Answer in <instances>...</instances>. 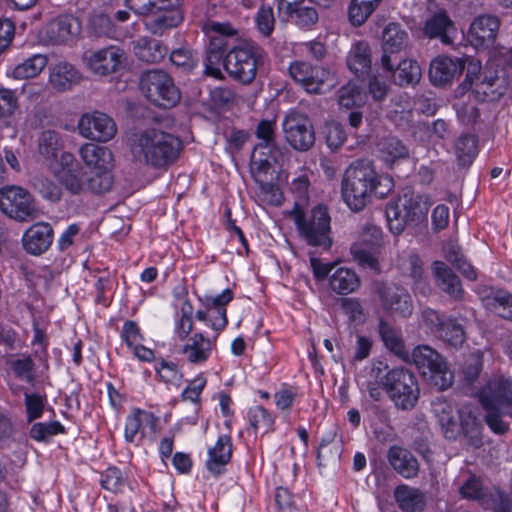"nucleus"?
I'll return each instance as SVG.
<instances>
[{"instance_id":"nucleus-1","label":"nucleus","mask_w":512,"mask_h":512,"mask_svg":"<svg viewBox=\"0 0 512 512\" xmlns=\"http://www.w3.org/2000/svg\"><path fill=\"white\" fill-rule=\"evenodd\" d=\"M366 390L371 399L380 401L386 392L394 405L401 410H410L418 402L420 390L413 372L404 367L390 368L386 362L372 363Z\"/></svg>"},{"instance_id":"nucleus-2","label":"nucleus","mask_w":512,"mask_h":512,"mask_svg":"<svg viewBox=\"0 0 512 512\" xmlns=\"http://www.w3.org/2000/svg\"><path fill=\"white\" fill-rule=\"evenodd\" d=\"M389 176L379 175L371 162L357 160L345 171L342 179V198L354 212L362 211L372 195L385 198L393 189Z\"/></svg>"},{"instance_id":"nucleus-3","label":"nucleus","mask_w":512,"mask_h":512,"mask_svg":"<svg viewBox=\"0 0 512 512\" xmlns=\"http://www.w3.org/2000/svg\"><path fill=\"white\" fill-rule=\"evenodd\" d=\"M475 396L485 411L484 421L488 428L496 435L506 434L509 424L502 417H512V378H490L477 390Z\"/></svg>"},{"instance_id":"nucleus-4","label":"nucleus","mask_w":512,"mask_h":512,"mask_svg":"<svg viewBox=\"0 0 512 512\" xmlns=\"http://www.w3.org/2000/svg\"><path fill=\"white\" fill-rule=\"evenodd\" d=\"M293 220L298 236L308 246L330 250L333 244L331 216L327 205L318 203L309 211L299 202L286 213Z\"/></svg>"},{"instance_id":"nucleus-5","label":"nucleus","mask_w":512,"mask_h":512,"mask_svg":"<svg viewBox=\"0 0 512 512\" xmlns=\"http://www.w3.org/2000/svg\"><path fill=\"white\" fill-rule=\"evenodd\" d=\"M182 150L183 143L179 137L155 128L141 132L133 145L134 154L154 169H167L173 165Z\"/></svg>"},{"instance_id":"nucleus-6","label":"nucleus","mask_w":512,"mask_h":512,"mask_svg":"<svg viewBox=\"0 0 512 512\" xmlns=\"http://www.w3.org/2000/svg\"><path fill=\"white\" fill-rule=\"evenodd\" d=\"M431 205L429 196L415 193L412 189L403 190L401 195L386 204L389 231L397 236L403 233L407 225L418 226L427 220Z\"/></svg>"},{"instance_id":"nucleus-7","label":"nucleus","mask_w":512,"mask_h":512,"mask_svg":"<svg viewBox=\"0 0 512 512\" xmlns=\"http://www.w3.org/2000/svg\"><path fill=\"white\" fill-rule=\"evenodd\" d=\"M267 59L266 51L258 43L251 40L241 41L230 46L224 61V70L234 81L250 85Z\"/></svg>"},{"instance_id":"nucleus-8","label":"nucleus","mask_w":512,"mask_h":512,"mask_svg":"<svg viewBox=\"0 0 512 512\" xmlns=\"http://www.w3.org/2000/svg\"><path fill=\"white\" fill-rule=\"evenodd\" d=\"M139 88L150 103L160 108H172L181 99L180 91L173 78L160 69L143 72L140 76Z\"/></svg>"},{"instance_id":"nucleus-9","label":"nucleus","mask_w":512,"mask_h":512,"mask_svg":"<svg viewBox=\"0 0 512 512\" xmlns=\"http://www.w3.org/2000/svg\"><path fill=\"white\" fill-rule=\"evenodd\" d=\"M412 360L418 370L429 374L432 385L444 391L451 387L454 375L449 371L444 357L428 345H419L412 351Z\"/></svg>"},{"instance_id":"nucleus-10","label":"nucleus","mask_w":512,"mask_h":512,"mask_svg":"<svg viewBox=\"0 0 512 512\" xmlns=\"http://www.w3.org/2000/svg\"><path fill=\"white\" fill-rule=\"evenodd\" d=\"M422 321L437 339L453 348H461L466 341L464 326L453 316H446L432 308H425L422 311Z\"/></svg>"},{"instance_id":"nucleus-11","label":"nucleus","mask_w":512,"mask_h":512,"mask_svg":"<svg viewBox=\"0 0 512 512\" xmlns=\"http://www.w3.org/2000/svg\"><path fill=\"white\" fill-rule=\"evenodd\" d=\"M0 210L9 218L19 222L33 219L37 211L31 193L17 185H6L0 188Z\"/></svg>"},{"instance_id":"nucleus-12","label":"nucleus","mask_w":512,"mask_h":512,"mask_svg":"<svg viewBox=\"0 0 512 512\" xmlns=\"http://www.w3.org/2000/svg\"><path fill=\"white\" fill-rule=\"evenodd\" d=\"M382 244V231L376 227L367 228L350 247L353 261L363 269L380 273L379 254Z\"/></svg>"},{"instance_id":"nucleus-13","label":"nucleus","mask_w":512,"mask_h":512,"mask_svg":"<svg viewBox=\"0 0 512 512\" xmlns=\"http://www.w3.org/2000/svg\"><path fill=\"white\" fill-rule=\"evenodd\" d=\"M287 143L296 151L306 152L315 143V129L312 120L305 114L291 112L282 123Z\"/></svg>"},{"instance_id":"nucleus-14","label":"nucleus","mask_w":512,"mask_h":512,"mask_svg":"<svg viewBox=\"0 0 512 512\" xmlns=\"http://www.w3.org/2000/svg\"><path fill=\"white\" fill-rule=\"evenodd\" d=\"M82 24L78 17L72 14H61L50 20L41 33L46 42L52 45L69 44L80 35Z\"/></svg>"},{"instance_id":"nucleus-15","label":"nucleus","mask_w":512,"mask_h":512,"mask_svg":"<svg viewBox=\"0 0 512 512\" xmlns=\"http://www.w3.org/2000/svg\"><path fill=\"white\" fill-rule=\"evenodd\" d=\"M220 334L215 332L212 337L206 336L202 331H195L186 338L179 353L182 354L187 363L192 366H203L211 358L214 351H217V340Z\"/></svg>"},{"instance_id":"nucleus-16","label":"nucleus","mask_w":512,"mask_h":512,"mask_svg":"<svg viewBox=\"0 0 512 512\" xmlns=\"http://www.w3.org/2000/svg\"><path fill=\"white\" fill-rule=\"evenodd\" d=\"M288 73L296 84L306 92L313 94L321 91L329 74L324 67L301 60L291 62Z\"/></svg>"},{"instance_id":"nucleus-17","label":"nucleus","mask_w":512,"mask_h":512,"mask_svg":"<svg viewBox=\"0 0 512 512\" xmlns=\"http://www.w3.org/2000/svg\"><path fill=\"white\" fill-rule=\"evenodd\" d=\"M78 129L83 137L97 142H107L117 132L113 119L98 111L83 114L79 119Z\"/></svg>"},{"instance_id":"nucleus-18","label":"nucleus","mask_w":512,"mask_h":512,"mask_svg":"<svg viewBox=\"0 0 512 512\" xmlns=\"http://www.w3.org/2000/svg\"><path fill=\"white\" fill-rule=\"evenodd\" d=\"M380 305L389 316L408 318L413 312V302L408 291L398 285H384L378 289Z\"/></svg>"},{"instance_id":"nucleus-19","label":"nucleus","mask_w":512,"mask_h":512,"mask_svg":"<svg viewBox=\"0 0 512 512\" xmlns=\"http://www.w3.org/2000/svg\"><path fill=\"white\" fill-rule=\"evenodd\" d=\"M234 444L230 434H219L214 444L207 447L205 468L214 478H219L227 472L231 463Z\"/></svg>"},{"instance_id":"nucleus-20","label":"nucleus","mask_w":512,"mask_h":512,"mask_svg":"<svg viewBox=\"0 0 512 512\" xmlns=\"http://www.w3.org/2000/svg\"><path fill=\"white\" fill-rule=\"evenodd\" d=\"M500 28V20L495 15H479L471 22L467 40L475 49H487L494 45Z\"/></svg>"},{"instance_id":"nucleus-21","label":"nucleus","mask_w":512,"mask_h":512,"mask_svg":"<svg viewBox=\"0 0 512 512\" xmlns=\"http://www.w3.org/2000/svg\"><path fill=\"white\" fill-rule=\"evenodd\" d=\"M158 417L151 411L135 407L127 415L124 425V441L139 445L145 437V428L156 432Z\"/></svg>"},{"instance_id":"nucleus-22","label":"nucleus","mask_w":512,"mask_h":512,"mask_svg":"<svg viewBox=\"0 0 512 512\" xmlns=\"http://www.w3.org/2000/svg\"><path fill=\"white\" fill-rule=\"evenodd\" d=\"M465 64L466 60L464 57L438 55L430 63V82L436 87H444L451 84L456 77L462 74Z\"/></svg>"},{"instance_id":"nucleus-23","label":"nucleus","mask_w":512,"mask_h":512,"mask_svg":"<svg viewBox=\"0 0 512 512\" xmlns=\"http://www.w3.org/2000/svg\"><path fill=\"white\" fill-rule=\"evenodd\" d=\"M234 299V291L230 288L224 289L217 295H197V300L203 308L209 309L215 315L212 323V330L221 334L228 326L227 306Z\"/></svg>"},{"instance_id":"nucleus-24","label":"nucleus","mask_w":512,"mask_h":512,"mask_svg":"<svg viewBox=\"0 0 512 512\" xmlns=\"http://www.w3.org/2000/svg\"><path fill=\"white\" fill-rule=\"evenodd\" d=\"M485 308L503 319L512 321V293L497 286H483L477 291Z\"/></svg>"},{"instance_id":"nucleus-25","label":"nucleus","mask_w":512,"mask_h":512,"mask_svg":"<svg viewBox=\"0 0 512 512\" xmlns=\"http://www.w3.org/2000/svg\"><path fill=\"white\" fill-rule=\"evenodd\" d=\"M54 239V230L51 224L47 222H37L32 224L22 236V245L24 250L35 256L46 252Z\"/></svg>"},{"instance_id":"nucleus-26","label":"nucleus","mask_w":512,"mask_h":512,"mask_svg":"<svg viewBox=\"0 0 512 512\" xmlns=\"http://www.w3.org/2000/svg\"><path fill=\"white\" fill-rule=\"evenodd\" d=\"M408 39V34L398 23H389L383 30L381 66L385 71L393 70L391 55L400 52Z\"/></svg>"},{"instance_id":"nucleus-27","label":"nucleus","mask_w":512,"mask_h":512,"mask_svg":"<svg viewBox=\"0 0 512 512\" xmlns=\"http://www.w3.org/2000/svg\"><path fill=\"white\" fill-rule=\"evenodd\" d=\"M187 295L188 291L185 287L182 288L181 294H175L177 298L182 296L185 298L173 317V338L180 342L194 333V306Z\"/></svg>"},{"instance_id":"nucleus-28","label":"nucleus","mask_w":512,"mask_h":512,"mask_svg":"<svg viewBox=\"0 0 512 512\" xmlns=\"http://www.w3.org/2000/svg\"><path fill=\"white\" fill-rule=\"evenodd\" d=\"M123 57L122 49L109 46L93 52L88 58V66L94 74L106 76L117 70Z\"/></svg>"},{"instance_id":"nucleus-29","label":"nucleus","mask_w":512,"mask_h":512,"mask_svg":"<svg viewBox=\"0 0 512 512\" xmlns=\"http://www.w3.org/2000/svg\"><path fill=\"white\" fill-rule=\"evenodd\" d=\"M176 3L167 8H156L154 13L146 16L144 24L146 29L154 35H163L168 29L177 27L183 20Z\"/></svg>"},{"instance_id":"nucleus-30","label":"nucleus","mask_w":512,"mask_h":512,"mask_svg":"<svg viewBox=\"0 0 512 512\" xmlns=\"http://www.w3.org/2000/svg\"><path fill=\"white\" fill-rule=\"evenodd\" d=\"M230 49V44L225 43L223 38H211L206 50L204 60V74L216 80L224 79L220 65L224 67L226 54Z\"/></svg>"},{"instance_id":"nucleus-31","label":"nucleus","mask_w":512,"mask_h":512,"mask_svg":"<svg viewBox=\"0 0 512 512\" xmlns=\"http://www.w3.org/2000/svg\"><path fill=\"white\" fill-rule=\"evenodd\" d=\"M432 267L438 286L451 298L462 300L464 289L460 278L454 271L446 263L439 260L434 261Z\"/></svg>"},{"instance_id":"nucleus-32","label":"nucleus","mask_w":512,"mask_h":512,"mask_svg":"<svg viewBox=\"0 0 512 512\" xmlns=\"http://www.w3.org/2000/svg\"><path fill=\"white\" fill-rule=\"evenodd\" d=\"M388 460L392 468L402 477L411 479L418 475V460L409 450L392 446L388 451Z\"/></svg>"},{"instance_id":"nucleus-33","label":"nucleus","mask_w":512,"mask_h":512,"mask_svg":"<svg viewBox=\"0 0 512 512\" xmlns=\"http://www.w3.org/2000/svg\"><path fill=\"white\" fill-rule=\"evenodd\" d=\"M347 65L358 78L369 76L371 72V48L368 43L359 41L353 45L347 57Z\"/></svg>"},{"instance_id":"nucleus-34","label":"nucleus","mask_w":512,"mask_h":512,"mask_svg":"<svg viewBox=\"0 0 512 512\" xmlns=\"http://www.w3.org/2000/svg\"><path fill=\"white\" fill-rule=\"evenodd\" d=\"M394 498L403 512H421L426 505L425 495L417 488L400 484L394 489Z\"/></svg>"},{"instance_id":"nucleus-35","label":"nucleus","mask_w":512,"mask_h":512,"mask_svg":"<svg viewBox=\"0 0 512 512\" xmlns=\"http://www.w3.org/2000/svg\"><path fill=\"white\" fill-rule=\"evenodd\" d=\"M361 284L360 277L355 270L347 267H337L329 277V287L339 295H348L355 292Z\"/></svg>"},{"instance_id":"nucleus-36","label":"nucleus","mask_w":512,"mask_h":512,"mask_svg":"<svg viewBox=\"0 0 512 512\" xmlns=\"http://www.w3.org/2000/svg\"><path fill=\"white\" fill-rule=\"evenodd\" d=\"M453 28V21L448 14L445 11H439L426 19L423 32L430 39H439L443 44H450L452 39L448 31Z\"/></svg>"},{"instance_id":"nucleus-37","label":"nucleus","mask_w":512,"mask_h":512,"mask_svg":"<svg viewBox=\"0 0 512 512\" xmlns=\"http://www.w3.org/2000/svg\"><path fill=\"white\" fill-rule=\"evenodd\" d=\"M392 73L393 82L400 87H414L422 77V69L419 63L413 59H402L397 66L393 65Z\"/></svg>"},{"instance_id":"nucleus-38","label":"nucleus","mask_w":512,"mask_h":512,"mask_svg":"<svg viewBox=\"0 0 512 512\" xmlns=\"http://www.w3.org/2000/svg\"><path fill=\"white\" fill-rule=\"evenodd\" d=\"M80 156L91 170L110 168L113 161L112 152L107 147L94 143L84 144L80 148Z\"/></svg>"},{"instance_id":"nucleus-39","label":"nucleus","mask_w":512,"mask_h":512,"mask_svg":"<svg viewBox=\"0 0 512 512\" xmlns=\"http://www.w3.org/2000/svg\"><path fill=\"white\" fill-rule=\"evenodd\" d=\"M155 379L165 385L179 387L182 383L184 374L182 367L171 359L159 356L153 365Z\"/></svg>"},{"instance_id":"nucleus-40","label":"nucleus","mask_w":512,"mask_h":512,"mask_svg":"<svg viewBox=\"0 0 512 512\" xmlns=\"http://www.w3.org/2000/svg\"><path fill=\"white\" fill-rule=\"evenodd\" d=\"M134 53L142 62L158 63L167 55L168 49L160 40L141 38L134 46Z\"/></svg>"},{"instance_id":"nucleus-41","label":"nucleus","mask_w":512,"mask_h":512,"mask_svg":"<svg viewBox=\"0 0 512 512\" xmlns=\"http://www.w3.org/2000/svg\"><path fill=\"white\" fill-rule=\"evenodd\" d=\"M457 165L467 168L478 155V138L473 134H462L454 144Z\"/></svg>"},{"instance_id":"nucleus-42","label":"nucleus","mask_w":512,"mask_h":512,"mask_svg":"<svg viewBox=\"0 0 512 512\" xmlns=\"http://www.w3.org/2000/svg\"><path fill=\"white\" fill-rule=\"evenodd\" d=\"M81 76L77 69L69 63H58L50 74V84L57 91H66L78 83Z\"/></svg>"},{"instance_id":"nucleus-43","label":"nucleus","mask_w":512,"mask_h":512,"mask_svg":"<svg viewBox=\"0 0 512 512\" xmlns=\"http://www.w3.org/2000/svg\"><path fill=\"white\" fill-rule=\"evenodd\" d=\"M379 335L384 346L401 359H407L409 352L406 349L404 340L394 327L381 319L379 321Z\"/></svg>"},{"instance_id":"nucleus-44","label":"nucleus","mask_w":512,"mask_h":512,"mask_svg":"<svg viewBox=\"0 0 512 512\" xmlns=\"http://www.w3.org/2000/svg\"><path fill=\"white\" fill-rule=\"evenodd\" d=\"M380 158L392 168L399 160L409 158V149L396 137H387L379 144Z\"/></svg>"},{"instance_id":"nucleus-45","label":"nucleus","mask_w":512,"mask_h":512,"mask_svg":"<svg viewBox=\"0 0 512 512\" xmlns=\"http://www.w3.org/2000/svg\"><path fill=\"white\" fill-rule=\"evenodd\" d=\"M247 419L255 433L262 430L263 434H267L275 430V415L262 405L250 407L247 411Z\"/></svg>"},{"instance_id":"nucleus-46","label":"nucleus","mask_w":512,"mask_h":512,"mask_svg":"<svg viewBox=\"0 0 512 512\" xmlns=\"http://www.w3.org/2000/svg\"><path fill=\"white\" fill-rule=\"evenodd\" d=\"M55 175L61 186H63L69 194L79 196L86 191V173L83 167L73 170L57 171Z\"/></svg>"},{"instance_id":"nucleus-47","label":"nucleus","mask_w":512,"mask_h":512,"mask_svg":"<svg viewBox=\"0 0 512 512\" xmlns=\"http://www.w3.org/2000/svg\"><path fill=\"white\" fill-rule=\"evenodd\" d=\"M187 385L180 393V399L183 402H190L197 407V411L202 407V393L207 386L208 379L204 372L198 373L193 379L186 380Z\"/></svg>"},{"instance_id":"nucleus-48","label":"nucleus","mask_w":512,"mask_h":512,"mask_svg":"<svg viewBox=\"0 0 512 512\" xmlns=\"http://www.w3.org/2000/svg\"><path fill=\"white\" fill-rule=\"evenodd\" d=\"M383 0H351L348 17L352 25L361 26L379 7Z\"/></svg>"},{"instance_id":"nucleus-49","label":"nucleus","mask_w":512,"mask_h":512,"mask_svg":"<svg viewBox=\"0 0 512 512\" xmlns=\"http://www.w3.org/2000/svg\"><path fill=\"white\" fill-rule=\"evenodd\" d=\"M65 434L67 429L58 420L34 422L29 429V437L39 443H46L50 437Z\"/></svg>"},{"instance_id":"nucleus-50","label":"nucleus","mask_w":512,"mask_h":512,"mask_svg":"<svg viewBox=\"0 0 512 512\" xmlns=\"http://www.w3.org/2000/svg\"><path fill=\"white\" fill-rule=\"evenodd\" d=\"M47 62L48 59L45 55L34 54L14 67L13 77L16 79L34 78L46 67Z\"/></svg>"},{"instance_id":"nucleus-51","label":"nucleus","mask_w":512,"mask_h":512,"mask_svg":"<svg viewBox=\"0 0 512 512\" xmlns=\"http://www.w3.org/2000/svg\"><path fill=\"white\" fill-rule=\"evenodd\" d=\"M61 148L59 134L53 130H45L41 133L38 143V151L47 161L53 163L57 160Z\"/></svg>"},{"instance_id":"nucleus-52","label":"nucleus","mask_w":512,"mask_h":512,"mask_svg":"<svg viewBox=\"0 0 512 512\" xmlns=\"http://www.w3.org/2000/svg\"><path fill=\"white\" fill-rule=\"evenodd\" d=\"M299 387L287 382L280 384L279 389L274 393V403L280 412L289 413L299 398Z\"/></svg>"},{"instance_id":"nucleus-53","label":"nucleus","mask_w":512,"mask_h":512,"mask_svg":"<svg viewBox=\"0 0 512 512\" xmlns=\"http://www.w3.org/2000/svg\"><path fill=\"white\" fill-rule=\"evenodd\" d=\"M15 378L33 385L36 380V366L31 355H23L21 358L12 359L7 362Z\"/></svg>"},{"instance_id":"nucleus-54","label":"nucleus","mask_w":512,"mask_h":512,"mask_svg":"<svg viewBox=\"0 0 512 512\" xmlns=\"http://www.w3.org/2000/svg\"><path fill=\"white\" fill-rule=\"evenodd\" d=\"M256 137L262 142L255 145V151L265 154V150L272 153V150H276L275 143V123L271 120L263 119L256 127Z\"/></svg>"},{"instance_id":"nucleus-55","label":"nucleus","mask_w":512,"mask_h":512,"mask_svg":"<svg viewBox=\"0 0 512 512\" xmlns=\"http://www.w3.org/2000/svg\"><path fill=\"white\" fill-rule=\"evenodd\" d=\"M92 172L93 175L86 178V190L97 195L109 192L113 185L110 168L92 170Z\"/></svg>"},{"instance_id":"nucleus-56","label":"nucleus","mask_w":512,"mask_h":512,"mask_svg":"<svg viewBox=\"0 0 512 512\" xmlns=\"http://www.w3.org/2000/svg\"><path fill=\"white\" fill-rule=\"evenodd\" d=\"M364 98L365 95L361 87L356 83L349 82L340 88L338 102L341 107L351 109L364 104Z\"/></svg>"},{"instance_id":"nucleus-57","label":"nucleus","mask_w":512,"mask_h":512,"mask_svg":"<svg viewBox=\"0 0 512 512\" xmlns=\"http://www.w3.org/2000/svg\"><path fill=\"white\" fill-rule=\"evenodd\" d=\"M125 484L121 469L115 465L108 466L100 473V485L104 490L112 493L122 491Z\"/></svg>"},{"instance_id":"nucleus-58","label":"nucleus","mask_w":512,"mask_h":512,"mask_svg":"<svg viewBox=\"0 0 512 512\" xmlns=\"http://www.w3.org/2000/svg\"><path fill=\"white\" fill-rule=\"evenodd\" d=\"M169 59L174 66L185 72L192 71L198 63L197 54L186 46L173 49L170 52Z\"/></svg>"},{"instance_id":"nucleus-59","label":"nucleus","mask_w":512,"mask_h":512,"mask_svg":"<svg viewBox=\"0 0 512 512\" xmlns=\"http://www.w3.org/2000/svg\"><path fill=\"white\" fill-rule=\"evenodd\" d=\"M399 269L404 276L411 278L414 282L421 279L423 275V262L415 252H410L398 260Z\"/></svg>"},{"instance_id":"nucleus-60","label":"nucleus","mask_w":512,"mask_h":512,"mask_svg":"<svg viewBox=\"0 0 512 512\" xmlns=\"http://www.w3.org/2000/svg\"><path fill=\"white\" fill-rule=\"evenodd\" d=\"M257 31L265 38L272 35L275 28V17L273 8L269 5L262 4L254 17Z\"/></svg>"},{"instance_id":"nucleus-61","label":"nucleus","mask_w":512,"mask_h":512,"mask_svg":"<svg viewBox=\"0 0 512 512\" xmlns=\"http://www.w3.org/2000/svg\"><path fill=\"white\" fill-rule=\"evenodd\" d=\"M33 186L44 199L53 203L61 200L62 189L52 179L45 176H36L33 179Z\"/></svg>"},{"instance_id":"nucleus-62","label":"nucleus","mask_w":512,"mask_h":512,"mask_svg":"<svg viewBox=\"0 0 512 512\" xmlns=\"http://www.w3.org/2000/svg\"><path fill=\"white\" fill-rule=\"evenodd\" d=\"M46 402V395H41L38 393L24 394L26 419L28 423H33L43 416Z\"/></svg>"},{"instance_id":"nucleus-63","label":"nucleus","mask_w":512,"mask_h":512,"mask_svg":"<svg viewBox=\"0 0 512 512\" xmlns=\"http://www.w3.org/2000/svg\"><path fill=\"white\" fill-rule=\"evenodd\" d=\"M119 337L128 350L137 343L145 341V335L139 323L130 319L123 322Z\"/></svg>"},{"instance_id":"nucleus-64","label":"nucleus","mask_w":512,"mask_h":512,"mask_svg":"<svg viewBox=\"0 0 512 512\" xmlns=\"http://www.w3.org/2000/svg\"><path fill=\"white\" fill-rule=\"evenodd\" d=\"M311 186L310 178L305 170L295 178L289 184V191L294 196L295 201L299 202L302 206L309 201V189Z\"/></svg>"}]
</instances>
